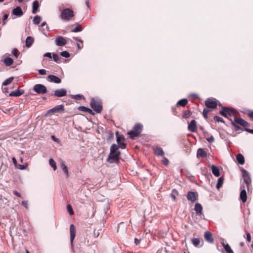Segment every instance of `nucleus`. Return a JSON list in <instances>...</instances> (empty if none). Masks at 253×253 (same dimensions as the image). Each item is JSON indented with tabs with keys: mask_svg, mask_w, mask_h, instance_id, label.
<instances>
[{
	"mask_svg": "<svg viewBox=\"0 0 253 253\" xmlns=\"http://www.w3.org/2000/svg\"><path fill=\"white\" fill-rule=\"evenodd\" d=\"M224 181V178L223 177H220L218 178L217 183L216 184V187L217 189H219L221 187Z\"/></svg>",
	"mask_w": 253,
	"mask_h": 253,
	"instance_id": "obj_34",
	"label": "nucleus"
},
{
	"mask_svg": "<svg viewBox=\"0 0 253 253\" xmlns=\"http://www.w3.org/2000/svg\"><path fill=\"white\" fill-rule=\"evenodd\" d=\"M244 183L246 184L247 190H250L252 188L251 179L248 175L244 176Z\"/></svg>",
	"mask_w": 253,
	"mask_h": 253,
	"instance_id": "obj_19",
	"label": "nucleus"
},
{
	"mask_svg": "<svg viewBox=\"0 0 253 253\" xmlns=\"http://www.w3.org/2000/svg\"><path fill=\"white\" fill-rule=\"evenodd\" d=\"M82 30V27L81 25H79L77 26H76L74 29L72 30V32H80Z\"/></svg>",
	"mask_w": 253,
	"mask_h": 253,
	"instance_id": "obj_43",
	"label": "nucleus"
},
{
	"mask_svg": "<svg viewBox=\"0 0 253 253\" xmlns=\"http://www.w3.org/2000/svg\"><path fill=\"white\" fill-rule=\"evenodd\" d=\"M211 170L212 173L215 175V176L217 177L220 175V172L219 169L214 165H212L211 167Z\"/></svg>",
	"mask_w": 253,
	"mask_h": 253,
	"instance_id": "obj_23",
	"label": "nucleus"
},
{
	"mask_svg": "<svg viewBox=\"0 0 253 253\" xmlns=\"http://www.w3.org/2000/svg\"><path fill=\"white\" fill-rule=\"evenodd\" d=\"M47 79L49 82L54 83L56 84H59L61 82V79L58 77L54 75H49L47 77Z\"/></svg>",
	"mask_w": 253,
	"mask_h": 253,
	"instance_id": "obj_16",
	"label": "nucleus"
},
{
	"mask_svg": "<svg viewBox=\"0 0 253 253\" xmlns=\"http://www.w3.org/2000/svg\"><path fill=\"white\" fill-rule=\"evenodd\" d=\"M27 166H28V164L27 163H26L25 165H23L18 164L16 167L20 169L23 170V169H26L27 168Z\"/></svg>",
	"mask_w": 253,
	"mask_h": 253,
	"instance_id": "obj_44",
	"label": "nucleus"
},
{
	"mask_svg": "<svg viewBox=\"0 0 253 253\" xmlns=\"http://www.w3.org/2000/svg\"><path fill=\"white\" fill-rule=\"evenodd\" d=\"M33 90L39 94H43L47 92L46 86L42 84L35 85L33 87Z\"/></svg>",
	"mask_w": 253,
	"mask_h": 253,
	"instance_id": "obj_5",
	"label": "nucleus"
},
{
	"mask_svg": "<svg viewBox=\"0 0 253 253\" xmlns=\"http://www.w3.org/2000/svg\"><path fill=\"white\" fill-rule=\"evenodd\" d=\"M39 3L38 0H35L34 1L33 3V9H32V12L34 14H35L37 13L38 8L39 7Z\"/></svg>",
	"mask_w": 253,
	"mask_h": 253,
	"instance_id": "obj_27",
	"label": "nucleus"
},
{
	"mask_svg": "<svg viewBox=\"0 0 253 253\" xmlns=\"http://www.w3.org/2000/svg\"><path fill=\"white\" fill-rule=\"evenodd\" d=\"M247 240L248 242H250L251 241V236L249 233H247Z\"/></svg>",
	"mask_w": 253,
	"mask_h": 253,
	"instance_id": "obj_57",
	"label": "nucleus"
},
{
	"mask_svg": "<svg viewBox=\"0 0 253 253\" xmlns=\"http://www.w3.org/2000/svg\"><path fill=\"white\" fill-rule=\"evenodd\" d=\"M83 95L81 94H77L75 95H72V98L77 100H80L83 98Z\"/></svg>",
	"mask_w": 253,
	"mask_h": 253,
	"instance_id": "obj_48",
	"label": "nucleus"
},
{
	"mask_svg": "<svg viewBox=\"0 0 253 253\" xmlns=\"http://www.w3.org/2000/svg\"><path fill=\"white\" fill-rule=\"evenodd\" d=\"M73 39L77 41L78 42L77 43L78 48L79 49H81L83 47V41L80 39L78 37H73Z\"/></svg>",
	"mask_w": 253,
	"mask_h": 253,
	"instance_id": "obj_30",
	"label": "nucleus"
},
{
	"mask_svg": "<svg viewBox=\"0 0 253 253\" xmlns=\"http://www.w3.org/2000/svg\"><path fill=\"white\" fill-rule=\"evenodd\" d=\"M49 162L50 166L55 170L57 169L55 162L53 159H50Z\"/></svg>",
	"mask_w": 253,
	"mask_h": 253,
	"instance_id": "obj_40",
	"label": "nucleus"
},
{
	"mask_svg": "<svg viewBox=\"0 0 253 253\" xmlns=\"http://www.w3.org/2000/svg\"><path fill=\"white\" fill-rule=\"evenodd\" d=\"M12 14L17 17H20L23 15V12L20 7L17 6L13 9Z\"/></svg>",
	"mask_w": 253,
	"mask_h": 253,
	"instance_id": "obj_17",
	"label": "nucleus"
},
{
	"mask_svg": "<svg viewBox=\"0 0 253 253\" xmlns=\"http://www.w3.org/2000/svg\"><path fill=\"white\" fill-rule=\"evenodd\" d=\"M39 73L41 75H44L46 74V71L44 69H41L39 70Z\"/></svg>",
	"mask_w": 253,
	"mask_h": 253,
	"instance_id": "obj_56",
	"label": "nucleus"
},
{
	"mask_svg": "<svg viewBox=\"0 0 253 253\" xmlns=\"http://www.w3.org/2000/svg\"><path fill=\"white\" fill-rule=\"evenodd\" d=\"M67 210L70 215H73L74 214V211L72 207L69 204L67 205Z\"/></svg>",
	"mask_w": 253,
	"mask_h": 253,
	"instance_id": "obj_49",
	"label": "nucleus"
},
{
	"mask_svg": "<svg viewBox=\"0 0 253 253\" xmlns=\"http://www.w3.org/2000/svg\"><path fill=\"white\" fill-rule=\"evenodd\" d=\"M76 228L73 224H71L70 226V241L71 243L73 245V241L76 236Z\"/></svg>",
	"mask_w": 253,
	"mask_h": 253,
	"instance_id": "obj_14",
	"label": "nucleus"
},
{
	"mask_svg": "<svg viewBox=\"0 0 253 253\" xmlns=\"http://www.w3.org/2000/svg\"><path fill=\"white\" fill-rule=\"evenodd\" d=\"M140 242V240H138L137 238L134 239V243L136 245H138L139 244Z\"/></svg>",
	"mask_w": 253,
	"mask_h": 253,
	"instance_id": "obj_60",
	"label": "nucleus"
},
{
	"mask_svg": "<svg viewBox=\"0 0 253 253\" xmlns=\"http://www.w3.org/2000/svg\"><path fill=\"white\" fill-rule=\"evenodd\" d=\"M74 16V11L72 10L65 8L61 11L60 17L64 20L69 21Z\"/></svg>",
	"mask_w": 253,
	"mask_h": 253,
	"instance_id": "obj_2",
	"label": "nucleus"
},
{
	"mask_svg": "<svg viewBox=\"0 0 253 253\" xmlns=\"http://www.w3.org/2000/svg\"><path fill=\"white\" fill-rule=\"evenodd\" d=\"M61 168L64 172V173L66 174V177H68L69 176L68 169L67 167L64 164V163H62L61 164Z\"/></svg>",
	"mask_w": 253,
	"mask_h": 253,
	"instance_id": "obj_33",
	"label": "nucleus"
},
{
	"mask_svg": "<svg viewBox=\"0 0 253 253\" xmlns=\"http://www.w3.org/2000/svg\"><path fill=\"white\" fill-rule=\"evenodd\" d=\"M13 79H14L13 77H10V78L7 79L6 80H5L3 82L2 85H7L8 84H9L13 81Z\"/></svg>",
	"mask_w": 253,
	"mask_h": 253,
	"instance_id": "obj_38",
	"label": "nucleus"
},
{
	"mask_svg": "<svg viewBox=\"0 0 253 253\" xmlns=\"http://www.w3.org/2000/svg\"><path fill=\"white\" fill-rule=\"evenodd\" d=\"M233 121L234 124L240 125L245 127H249L250 126L249 123L241 118L235 117Z\"/></svg>",
	"mask_w": 253,
	"mask_h": 253,
	"instance_id": "obj_7",
	"label": "nucleus"
},
{
	"mask_svg": "<svg viewBox=\"0 0 253 253\" xmlns=\"http://www.w3.org/2000/svg\"><path fill=\"white\" fill-rule=\"evenodd\" d=\"M67 40L62 36H58L55 40V43L57 46H64L67 43Z\"/></svg>",
	"mask_w": 253,
	"mask_h": 253,
	"instance_id": "obj_12",
	"label": "nucleus"
},
{
	"mask_svg": "<svg viewBox=\"0 0 253 253\" xmlns=\"http://www.w3.org/2000/svg\"><path fill=\"white\" fill-rule=\"evenodd\" d=\"M64 110V106L62 105H59L56 106L53 108L51 109L50 111L53 113L60 112Z\"/></svg>",
	"mask_w": 253,
	"mask_h": 253,
	"instance_id": "obj_21",
	"label": "nucleus"
},
{
	"mask_svg": "<svg viewBox=\"0 0 253 253\" xmlns=\"http://www.w3.org/2000/svg\"><path fill=\"white\" fill-rule=\"evenodd\" d=\"M204 238L206 241L210 243H212L214 241L211 233L210 231H206L205 233Z\"/></svg>",
	"mask_w": 253,
	"mask_h": 253,
	"instance_id": "obj_15",
	"label": "nucleus"
},
{
	"mask_svg": "<svg viewBox=\"0 0 253 253\" xmlns=\"http://www.w3.org/2000/svg\"><path fill=\"white\" fill-rule=\"evenodd\" d=\"M194 210L197 215H200L202 214L203 207L201 204L198 203H196L195 206Z\"/></svg>",
	"mask_w": 253,
	"mask_h": 253,
	"instance_id": "obj_18",
	"label": "nucleus"
},
{
	"mask_svg": "<svg viewBox=\"0 0 253 253\" xmlns=\"http://www.w3.org/2000/svg\"><path fill=\"white\" fill-rule=\"evenodd\" d=\"M207 156V152L202 148H199L197 150V158H203Z\"/></svg>",
	"mask_w": 253,
	"mask_h": 253,
	"instance_id": "obj_20",
	"label": "nucleus"
},
{
	"mask_svg": "<svg viewBox=\"0 0 253 253\" xmlns=\"http://www.w3.org/2000/svg\"><path fill=\"white\" fill-rule=\"evenodd\" d=\"M192 115V112L190 111H184L183 113L182 118H188Z\"/></svg>",
	"mask_w": 253,
	"mask_h": 253,
	"instance_id": "obj_37",
	"label": "nucleus"
},
{
	"mask_svg": "<svg viewBox=\"0 0 253 253\" xmlns=\"http://www.w3.org/2000/svg\"><path fill=\"white\" fill-rule=\"evenodd\" d=\"M210 110L208 109L205 108L203 110V115L205 118L207 119L208 118V114Z\"/></svg>",
	"mask_w": 253,
	"mask_h": 253,
	"instance_id": "obj_46",
	"label": "nucleus"
},
{
	"mask_svg": "<svg viewBox=\"0 0 253 253\" xmlns=\"http://www.w3.org/2000/svg\"><path fill=\"white\" fill-rule=\"evenodd\" d=\"M236 159L238 163L240 165H243L245 163V158L241 154H238L236 156Z\"/></svg>",
	"mask_w": 253,
	"mask_h": 253,
	"instance_id": "obj_25",
	"label": "nucleus"
},
{
	"mask_svg": "<svg viewBox=\"0 0 253 253\" xmlns=\"http://www.w3.org/2000/svg\"><path fill=\"white\" fill-rule=\"evenodd\" d=\"M191 242L195 247H197L200 244V240L199 238H192L191 239Z\"/></svg>",
	"mask_w": 253,
	"mask_h": 253,
	"instance_id": "obj_36",
	"label": "nucleus"
},
{
	"mask_svg": "<svg viewBox=\"0 0 253 253\" xmlns=\"http://www.w3.org/2000/svg\"><path fill=\"white\" fill-rule=\"evenodd\" d=\"M8 17V14H4L2 18L3 21H4L5 20H6L7 19Z\"/></svg>",
	"mask_w": 253,
	"mask_h": 253,
	"instance_id": "obj_63",
	"label": "nucleus"
},
{
	"mask_svg": "<svg viewBox=\"0 0 253 253\" xmlns=\"http://www.w3.org/2000/svg\"><path fill=\"white\" fill-rule=\"evenodd\" d=\"M4 63L6 66H10L13 63V60L10 57H6L4 60Z\"/></svg>",
	"mask_w": 253,
	"mask_h": 253,
	"instance_id": "obj_32",
	"label": "nucleus"
},
{
	"mask_svg": "<svg viewBox=\"0 0 253 253\" xmlns=\"http://www.w3.org/2000/svg\"><path fill=\"white\" fill-rule=\"evenodd\" d=\"M143 125L141 124H136L133 126L131 130L127 132V134L131 139H134L138 136L142 131Z\"/></svg>",
	"mask_w": 253,
	"mask_h": 253,
	"instance_id": "obj_1",
	"label": "nucleus"
},
{
	"mask_svg": "<svg viewBox=\"0 0 253 253\" xmlns=\"http://www.w3.org/2000/svg\"><path fill=\"white\" fill-rule=\"evenodd\" d=\"M230 120L231 121V124L234 126L235 130L236 131H238L241 129V127L239 126H238L237 124H234V122L231 119H230Z\"/></svg>",
	"mask_w": 253,
	"mask_h": 253,
	"instance_id": "obj_42",
	"label": "nucleus"
},
{
	"mask_svg": "<svg viewBox=\"0 0 253 253\" xmlns=\"http://www.w3.org/2000/svg\"><path fill=\"white\" fill-rule=\"evenodd\" d=\"M214 120L216 122H222V123H224V121L223 119L222 118H221V117H220L219 116H215L214 117Z\"/></svg>",
	"mask_w": 253,
	"mask_h": 253,
	"instance_id": "obj_51",
	"label": "nucleus"
},
{
	"mask_svg": "<svg viewBox=\"0 0 253 253\" xmlns=\"http://www.w3.org/2000/svg\"><path fill=\"white\" fill-rule=\"evenodd\" d=\"M120 155V153H118L117 154H111L110 153L108 159V162L110 163H117L119 161V156Z\"/></svg>",
	"mask_w": 253,
	"mask_h": 253,
	"instance_id": "obj_11",
	"label": "nucleus"
},
{
	"mask_svg": "<svg viewBox=\"0 0 253 253\" xmlns=\"http://www.w3.org/2000/svg\"><path fill=\"white\" fill-rule=\"evenodd\" d=\"M24 93V90L18 89L17 90L12 91L9 94L10 96H20Z\"/></svg>",
	"mask_w": 253,
	"mask_h": 253,
	"instance_id": "obj_22",
	"label": "nucleus"
},
{
	"mask_svg": "<svg viewBox=\"0 0 253 253\" xmlns=\"http://www.w3.org/2000/svg\"><path fill=\"white\" fill-rule=\"evenodd\" d=\"M117 135V141L118 143H120V142H122V141L124 140V137L123 135H119L118 134V133H116Z\"/></svg>",
	"mask_w": 253,
	"mask_h": 253,
	"instance_id": "obj_41",
	"label": "nucleus"
},
{
	"mask_svg": "<svg viewBox=\"0 0 253 253\" xmlns=\"http://www.w3.org/2000/svg\"><path fill=\"white\" fill-rule=\"evenodd\" d=\"M152 150L154 152V154L158 157L163 156L165 154V153L163 149L159 146H154L152 147Z\"/></svg>",
	"mask_w": 253,
	"mask_h": 253,
	"instance_id": "obj_10",
	"label": "nucleus"
},
{
	"mask_svg": "<svg viewBox=\"0 0 253 253\" xmlns=\"http://www.w3.org/2000/svg\"><path fill=\"white\" fill-rule=\"evenodd\" d=\"M197 122L195 120H193L191 121V122L189 124L188 126V130L191 132H196L197 130Z\"/></svg>",
	"mask_w": 253,
	"mask_h": 253,
	"instance_id": "obj_13",
	"label": "nucleus"
},
{
	"mask_svg": "<svg viewBox=\"0 0 253 253\" xmlns=\"http://www.w3.org/2000/svg\"><path fill=\"white\" fill-rule=\"evenodd\" d=\"M198 197V194L197 192H194L191 191H189L187 195L188 200L192 203L195 202L197 200Z\"/></svg>",
	"mask_w": 253,
	"mask_h": 253,
	"instance_id": "obj_8",
	"label": "nucleus"
},
{
	"mask_svg": "<svg viewBox=\"0 0 253 253\" xmlns=\"http://www.w3.org/2000/svg\"><path fill=\"white\" fill-rule=\"evenodd\" d=\"M66 94L67 90L65 89L61 88L55 90L53 94H51V95L58 97H61L66 96Z\"/></svg>",
	"mask_w": 253,
	"mask_h": 253,
	"instance_id": "obj_9",
	"label": "nucleus"
},
{
	"mask_svg": "<svg viewBox=\"0 0 253 253\" xmlns=\"http://www.w3.org/2000/svg\"><path fill=\"white\" fill-rule=\"evenodd\" d=\"M22 204L26 208H28V202L26 201H23L22 202Z\"/></svg>",
	"mask_w": 253,
	"mask_h": 253,
	"instance_id": "obj_58",
	"label": "nucleus"
},
{
	"mask_svg": "<svg viewBox=\"0 0 253 253\" xmlns=\"http://www.w3.org/2000/svg\"><path fill=\"white\" fill-rule=\"evenodd\" d=\"M188 103V100L187 99L184 98L179 100L177 103V106H181L182 107H185Z\"/></svg>",
	"mask_w": 253,
	"mask_h": 253,
	"instance_id": "obj_31",
	"label": "nucleus"
},
{
	"mask_svg": "<svg viewBox=\"0 0 253 253\" xmlns=\"http://www.w3.org/2000/svg\"><path fill=\"white\" fill-rule=\"evenodd\" d=\"M12 54L15 57V58H17L19 56L18 49L16 48H14L12 51Z\"/></svg>",
	"mask_w": 253,
	"mask_h": 253,
	"instance_id": "obj_47",
	"label": "nucleus"
},
{
	"mask_svg": "<svg viewBox=\"0 0 253 253\" xmlns=\"http://www.w3.org/2000/svg\"><path fill=\"white\" fill-rule=\"evenodd\" d=\"M162 162H163V163L165 165L167 166V165H168L169 164V160H168L167 158H166L165 157H163V160H162Z\"/></svg>",
	"mask_w": 253,
	"mask_h": 253,
	"instance_id": "obj_52",
	"label": "nucleus"
},
{
	"mask_svg": "<svg viewBox=\"0 0 253 253\" xmlns=\"http://www.w3.org/2000/svg\"><path fill=\"white\" fill-rule=\"evenodd\" d=\"M219 114L225 118H228V115L229 116H234L235 114V111L233 109L223 107L222 110L219 111Z\"/></svg>",
	"mask_w": 253,
	"mask_h": 253,
	"instance_id": "obj_4",
	"label": "nucleus"
},
{
	"mask_svg": "<svg viewBox=\"0 0 253 253\" xmlns=\"http://www.w3.org/2000/svg\"><path fill=\"white\" fill-rule=\"evenodd\" d=\"M79 110L82 111L84 112H87V113H89L90 114H92V110H91L90 109L88 108L87 107H85L84 106L80 107H79Z\"/></svg>",
	"mask_w": 253,
	"mask_h": 253,
	"instance_id": "obj_35",
	"label": "nucleus"
},
{
	"mask_svg": "<svg viewBox=\"0 0 253 253\" xmlns=\"http://www.w3.org/2000/svg\"><path fill=\"white\" fill-rule=\"evenodd\" d=\"M206 139L209 143H212L214 141V138L212 135L211 136V137L206 138Z\"/></svg>",
	"mask_w": 253,
	"mask_h": 253,
	"instance_id": "obj_53",
	"label": "nucleus"
},
{
	"mask_svg": "<svg viewBox=\"0 0 253 253\" xmlns=\"http://www.w3.org/2000/svg\"><path fill=\"white\" fill-rule=\"evenodd\" d=\"M119 147H120L122 149H125L126 147V144L124 142H120L119 143Z\"/></svg>",
	"mask_w": 253,
	"mask_h": 253,
	"instance_id": "obj_54",
	"label": "nucleus"
},
{
	"mask_svg": "<svg viewBox=\"0 0 253 253\" xmlns=\"http://www.w3.org/2000/svg\"><path fill=\"white\" fill-rule=\"evenodd\" d=\"M34 41V38L31 36H29L26 40V46L27 47H30L33 44Z\"/></svg>",
	"mask_w": 253,
	"mask_h": 253,
	"instance_id": "obj_28",
	"label": "nucleus"
},
{
	"mask_svg": "<svg viewBox=\"0 0 253 253\" xmlns=\"http://www.w3.org/2000/svg\"><path fill=\"white\" fill-rule=\"evenodd\" d=\"M119 147L116 145L115 144H113L110 148V153L112 154H117L118 153H120L119 151H118Z\"/></svg>",
	"mask_w": 253,
	"mask_h": 253,
	"instance_id": "obj_26",
	"label": "nucleus"
},
{
	"mask_svg": "<svg viewBox=\"0 0 253 253\" xmlns=\"http://www.w3.org/2000/svg\"><path fill=\"white\" fill-rule=\"evenodd\" d=\"M224 249L226 251L227 253H234L233 250L231 249L230 246L228 244H225L224 242H222Z\"/></svg>",
	"mask_w": 253,
	"mask_h": 253,
	"instance_id": "obj_29",
	"label": "nucleus"
},
{
	"mask_svg": "<svg viewBox=\"0 0 253 253\" xmlns=\"http://www.w3.org/2000/svg\"><path fill=\"white\" fill-rule=\"evenodd\" d=\"M205 105L207 108L215 109L217 107V104L215 99L212 98H208L205 102Z\"/></svg>",
	"mask_w": 253,
	"mask_h": 253,
	"instance_id": "obj_6",
	"label": "nucleus"
},
{
	"mask_svg": "<svg viewBox=\"0 0 253 253\" xmlns=\"http://www.w3.org/2000/svg\"><path fill=\"white\" fill-rule=\"evenodd\" d=\"M41 18L40 16L39 15H36V16H35V17L33 19V23L37 25V24H39L41 22Z\"/></svg>",
	"mask_w": 253,
	"mask_h": 253,
	"instance_id": "obj_39",
	"label": "nucleus"
},
{
	"mask_svg": "<svg viewBox=\"0 0 253 253\" xmlns=\"http://www.w3.org/2000/svg\"><path fill=\"white\" fill-rule=\"evenodd\" d=\"M248 116L250 118L253 120V111H249Z\"/></svg>",
	"mask_w": 253,
	"mask_h": 253,
	"instance_id": "obj_55",
	"label": "nucleus"
},
{
	"mask_svg": "<svg viewBox=\"0 0 253 253\" xmlns=\"http://www.w3.org/2000/svg\"><path fill=\"white\" fill-rule=\"evenodd\" d=\"M85 4H86V5L88 8H89V7H90V3H89V0H85Z\"/></svg>",
	"mask_w": 253,
	"mask_h": 253,
	"instance_id": "obj_64",
	"label": "nucleus"
},
{
	"mask_svg": "<svg viewBox=\"0 0 253 253\" xmlns=\"http://www.w3.org/2000/svg\"><path fill=\"white\" fill-rule=\"evenodd\" d=\"M60 55L63 56V57H66V58H68L70 56V53L66 51H63V52H61L60 53Z\"/></svg>",
	"mask_w": 253,
	"mask_h": 253,
	"instance_id": "obj_50",
	"label": "nucleus"
},
{
	"mask_svg": "<svg viewBox=\"0 0 253 253\" xmlns=\"http://www.w3.org/2000/svg\"><path fill=\"white\" fill-rule=\"evenodd\" d=\"M240 198L243 203H245L247 201V194L246 191H241Z\"/></svg>",
	"mask_w": 253,
	"mask_h": 253,
	"instance_id": "obj_24",
	"label": "nucleus"
},
{
	"mask_svg": "<svg viewBox=\"0 0 253 253\" xmlns=\"http://www.w3.org/2000/svg\"><path fill=\"white\" fill-rule=\"evenodd\" d=\"M245 130L248 132L253 134V129L246 128Z\"/></svg>",
	"mask_w": 253,
	"mask_h": 253,
	"instance_id": "obj_62",
	"label": "nucleus"
},
{
	"mask_svg": "<svg viewBox=\"0 0 253 253\" xmlns=\"http://www.w3.org/2000/svg\"><path fill=\"white\" fill-rule=\"evenodd\" d=\"M53 60L57 63H60V57L59 56H58V55L55 54V53H53Z\"/></svg>",
	"mask_w": 253,
	"mask_h": 253,
	"instance_id": "obj_45",
	"label": "nucleus"
},
{
	"mask_svg": "<svg viewBox=\"0 0 253 253\" xmlns=\"http://www.w3.org/2000/svg\"><path fill=\"white\" fill-rule=\"evenodd\" d=\"M90 106L91 108L97 113H100L102 110V106L101 102L94 99H92L91 100Z\"/></svg>",
	"mask_w": 253,
	"mask_h": 253,
	"instance_id": "obj_3",
	"label": "nucleus"
},
{
	"mask_svg": "<svg viewBox=\"0 0 253 253\" xmlns=\"http://www.w3.org/2000/svg\"><path fill=\"white\" fill-rule=\"evenodd\" d=\"M12 160L13 163L14 165V166L15 167H16L18 165L17 163L16 159L14 157H13V158H12Z\"/></svg>",
	"mask_w": 253,
	"mask_h": 253,
	"instance_id": "obj_59",
	"label": "nucleus"
},
{
	"mask_svg": "<svg viewBox=\"0 0 253 253\" xmlns=\"http://www.w3.org/2000/svg\"><path fill=\"white\" fill-rule=\"evenodd\" d=\"M45 57H49L50 58H51V53H49V52H47L44 55Z\"/></svg>",
	"mask_w": 253,
	"mask_h": 253,
	"instance_id": "obj_61",
	"label": "nucleus"
}]
</instances>
